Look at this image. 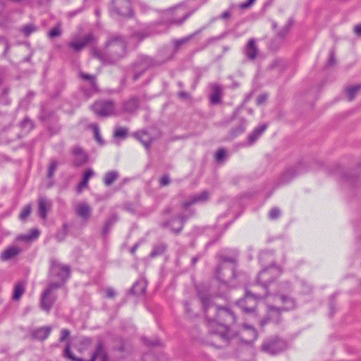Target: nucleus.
<instances>
[{"instance_id":"nucleus-1","label":"nucleus","mask_w":361,"mask_h":361,"mask_svg":"<svg viewBox=\"0 0 361 361\" xmlns=\"http://www.w3.org/2000/svg\"><path fill=\"white\" fill-rule=\"evenodd\" d=\"M199 298L209 321V333L227 344L231 339L228 326L236 322L235 314L227 307L212 304L208 295H200Z\"/></svg>"},{"instance_id":"nucleus-2","label":"nucleus","mask_w":361,"mask_h":361,"mask_svg":"<svg viewBox=\"0 0 361 361\" xmlns=\"http://www.w3.org/2000/svg\"><path fill=\"white\" fill-rule=\"evenodd\" d=\"M259 259L262 264L270 259V266L264 267L258 274L256 284L252 286L253 289L246 288L244 297L238 302V305L243 307L246 311L253 310L255 304L248 307L244 305L246 300L264 299L269 295L268 287L274 281V279L279 276L281 270L274 265V255L270 251L262 252L259 255Z\"/></svg>"},{"instance_id":"nucleus-3","label":"nucleus","mask_w":361,"mask_h":361,"mask_svg":"<svg viewBox=\"0 0 361 361\" xmlns=\"http://www.w3.org/2000/svg\"><path fill=\"white\" fill-rule=\"evenodd\" d=\"M127 53V42L123 36L111 34L108 36L103 49L92 48V56L104 65H113L124 58Z\"/></svg>"},{"instance_id":"nucleus-4","label":"nucleus","mask_w":361,"mask_h":361,"mask_svg":"<svg viewBox=\"0 0 361 361\" xmlns=\"http://www.w3.org/2000/svg\"><path fill=\"white\" fill-rule=\"evenodd\" d=\"M238 256V251L235 249L223 251L217 255L219 264L215 269L214 277L226 287L237 285L234 281L240 275V272L237 271Z\"/></svg>"},{"instance_id":"nucleus-5","label":"nucleus","mask_w":361,"mask_h":361,"mask_svg":"<svg viewBox=\"0 0 361 361\" xmlns=\"http://www.w3.org/2000/svg\"><path fill=\"white\" fill-rule=\"evenodd\" d=\"M159 64V63L149 56L140 55L128 67L126 75L130 74L133 82H135L149 68L157 66Z\"/></svg>"},{"instance_id":"nucleus-6","label":"nucleus","mask_w":361,"mask_h":361,"mask_svg":"<svg viewBox=\"0 0 361 361\" xmlns=\"http://www.w3.org/2000/svg\"><path fill=\"white\" fill-rule=\"evenodd\" d=\"M63 356L68 358L71 361H96L97 358H100L101 361H109V355L107 352L105 343L102 338H98L94 350L92 353L91 357L88 360H85L81 357L75 356L71 350V343L68 341L66 345Z\"/></svg>"},{"instance_id":"nucleus-7","label":"nucleus","mask_w":361,"mask_h":361,"mask_svg":"<svg viewBox=\"0 0 361 361\" xmlns=\"http://www.w3.org/2000/svg\"><path fill=\"white\" fill-rule=\"evenodd\" d=\"M50 266L49 271V283L60 284L62 287L71 276V267L59 263L56 259L51 258L49 260Z\"/></svg>"},{"instance_id":"nucleus-8","label":"nucleus","mask_w":361,"mask_h":361,"mask_svg":"<svg viewBox=\"0 0 361 361\" xmlns=\"http://www.w3.org/2000/svg\"><path fill=\"white\" fill-rule=\"evenodd\" d=\"M181 8L180 5H178L166 9L163 11L161 23L166 24L168 25H182L184 22L188 20L196 11V9L191 10L183 15L180 18H178V12Z\"/></svg>"},{"instance_id":"nucleus-9","label":"nucleus","mask_w":361,"mask_h":361,"mask_svg":"<svg viewBox=\"0 0 361 361\" xmlns=\"http://www.w3.org/2000/svg\"><path fill=\"white\" fill-rule=\"evenodd\" d=\"M286 348V342L276 336L267 338L261 346L262 351L271 355L281 353Z\"/></svg>"},{"instance_id":"nucleus-10","label":"nucleus","mask_w":361,"mask_h":361,"mask_svg":"<svg viewBox=\"0 0 361 361\" xmlns=\"http://www.w3.org/2000/svg\"><path fill=\"white\" fill-rule=\"evenodd\" d=\"M60 284L49 283L47 288L42 293L40 297V306L41 308L49 312L53 305L57 299L56 294L53 293L54 290L59 289Z\"/></svg>"},{"instance_id":"nucleus-11","label":"nucleus","mask_w":361,"mask_h":361,"mask_svg":"<svg viewBox=\"0 0 361 361\" xmlns=\"http://www.w3.org/2000/svg\"><path fill=\"white\" fill-rule=\"evenodd\" d=\"M195 211H190V215L180 214L177 218H172L169 221L160 223V226L163 228H170L171 231L175 234H179L183 228L185 222L192 215Z\"/></svg>"},{"instance_id":"nucleus-12","label":"nucleus","mask_w":361,"mask_h":361,"mask_svg":"<svg viewBox=\"0 0 361 361\" xmlns=\"http://www.w3.org/2000/svg\"><path fill=\"white\" fill-rule=\"evenodd\" d=\"M92 111L99 117H108L114 112V103L110 100L95 102L92 107Z\"/></svg>"},{"instance_id":"nucleus-13","label":"nucleus","mask_w":361,"mask_h":361,"mask_svg":"<svg viewBox=\"0 0 361 361\" xmlns=\"http://www.w3.org/2000/svg\"><path fill=\"white\" fill-rule=\"evenodd\" d=\"M111 13L118 16L129 17L132 16L131 5L129 0H112Z\"/></svg>"},{"instance_id":"nucleus-14","label":"nucleus","mask_w":361,"mask_h":361,"mask_svg":"<svg viewBox=\"0 0 361 361\" xmlns=\"http://www.w3.org/2000/svg\"><path fill=\"white\" fill-rule=\"evenodd\" d=\"M284 312L282 308L276 307L273 305H269L267 307V316L259 321L261 327H264L268 322H272L274 324H280L282 322L281 312Z\"/></svg>"},{"instance_id":"nucleus-15","label":"nucleus","mask_w":361,"mask_h":361,"mask_svg":"<svg viewBox=\"0 0 361 361\" xmlns=\"http://www.w3.org/2000/svg\"><path fill=\"white\" fill-rule=\"evenodd\" d=\"M259 50L257 45V40L250 38L243 49V54L249 61H255L258 56Z\"/></svg>"},{"instance_id":"nucleus-16","label":"nucleus","mask_w":361,"mask_h":361,"mask_svg":"<svg viewBox=\"0 0 361 361\" xmlns=\"http://www.w3.org/2000/svg\"><path fill=\"white\" fill-rule=\"evenodd\" d=\"M75 212L84 222H87L91 217L92 208L87 202H79L75 207Z\"/></svg>"},{"instance_id":"nucleus-17","label":"nucleus","mask_w":361,"mask_h":361,"mask_svg":"<svg viewBox=\"0 0 361 361\" xmlns=\"http://www.w3.org/2000/svg\"><path fill=\"white\" fill-rule=\"evenodd\" d=\"M209 193L207 191H202L199 194L192 195L190 199L183 202L181 207L183 209H187L193 204L206 202L209 200Z\"/></svg>"},{"instance_id":"nucleus-18","label":"nucleus","mask_w":361,"mask_h":361,"mask_svg":"<svg viewBox=\"0 0 361 361\" xmlns=\"http://www.w3.org/2000/svg\"><path fill=\"white\" fill-rule=\"evenodd\" d=\"M72 154L74 157L73 165L75 166H82L88 161L87 154L80 146H74L72 148Z\"/></svg>"},{"instance_id":"nucleus-19","label":"nucleus","mask_w":361,"mask_h":361,"mask_svg":"<svg viewBox=\"0 0 361 361\" xmlns=\"http://www.w3.org/2000/svg\"><path fill=\"white\" fill-rule=\"evenodd\" d=\"M304 171H305L304 166L302 164H299L295 167L288 168L283 173V175L281 176V181L283 183H288L293 178H295L298 175L302 173Z\"/></svg>"},{"instance_id":"nucleus-20","label":"nucleus","mask_w":361,"mask_h":361,"mask_svg":"<svg viewBox=\"0 0 361 361\" xmlns=\"http://www.w3.org/2000/svg\"><path fill=\"white\" fill-rule=\"evenodd\" d=\"M51 331L52 329L51 326H44L32 329L30 331V334L33 339L43 341L49 336Z\"/></svg>"},{"instance_id":"nucleus-21","label":"nucleus","mask_w":361,"mask_h":361,"mask_svg":"<svg viewBox=\"0 0 361 361\" xmlns=\"http://www.w3.org/2000/svg\"><path fill=\"white\" fill-rule=\"evenodd\" d=\"M51 207V202L44 196L38 198L39 216L44 220L47 219V213Z\"/></svg>"},{"instance_id":"nucleus-22","label":"nucleus","mask_w":361,"mask_h":361,"mask_svg":"<svg viewBox=\"0 0 361 361\" xmlns=\"http://www.w3.org/2000/svg\"><path fill=\"white\" fill-rule=\"evenodd\" d=\"M93 39L92 35H86L80 41H72L69 43V47L75 52H79L89 44Z\"/></svg>"},{"instance_id":"nucleus-23","label":"nucleus","mask_w":361,"mask_h":361,"mask_svg":"<svg viewBox=\"0 0 361 361\" xmlns=\"http://www.w3.org/2000/svg\"><path fill=\"white\" fill-rule=\"evenodd\" d=\"M133 135L145 146L147 149H149L154 139L147 131L142 130L140 132H136Z\"/></svg>"},{"instance_id":"nucleus-24","label":"nucleus","mask_w":361,"mask_h":361,"mask_svg":"<svg viewBox=\"0 0 361 361\" xmlns=\"http://www.w3.org/2000/svg\"><path fill=\"white\" fill-rule=\"evenodd\" d=\"M123 111L126 113H134L139 107V101L137 97H133L128 100L124 102L122 105Z\"/></svg>"},{"instance_id":"nucleus-25","label":"nucleus","mask_w":361,"mask_h":361,"mask_svg":"<svg viewBox=\"0 0 361 361\" xmlns=\"http://www.w3.org/2000/svg\"><path fill=\"white\" fill-rule=\"evenodd\" d=\"M118 216L113 214L108 219L106 220L102 227L101 233L103 237H106L110 233L114 225L118 221Z\"/></svg>"},{"instance_id":"nucleus-26","label":"nucleus","mask_w":361,"mask_h":361,"mask_svg":"<svg viewBox=\"0 0 361 361\" xmlns=\"http://www.w3.org/2000/svg\"><path fill=\"white\" fill-rule=\"evenodd\" d=\"M243 336L246 343H251L257 338L258 334L254 327L246 324L245 325V331L243 332Z\"/></svg>"},{"instance_id":"nucleus-27","label":"nucleus","mask_w":361,"mask_h":361,"mask_svg":"<svg viewBox=\"0 0 361 361\" xmlns=\"http://www.w3.org/2000/svg\"><path fill=\"white\" fill-rule=\"evenodd\" d=\"M267 128V124L256 127L247 136L249 145H252Z\"/></svg>"},{"instance_id":"nucleus-28","label":"nucleus","mask_w":361,"mask_h":361,"mask_svg":"<svg viewBox=\"0 0 361 361\" xmlns=\"http://www.w3.org/2000/svg\"><path fill=\"white\" fill-rule=\"evenodd\" d=\"M20 252L21 250L16 246L8 247L1 254V259L4 261L9 260L18 255Z\"/></svg>"},{"instance_id":"nucleus-29","label":"nucleus","mask_w":361,"mask_h":361,"mask_svg":"<svg viewBox=\"0 0 361 361\" xmlns=\"http://www.w3.org/2000/svg\"><path fill=\"white\" fill-rule=\"evenodd\" d=\"M279 296L280 297L282 303L284 305V307H281L282 310L284 311H290L295 307V301L292 297L286 295L283 293L279 294Z\"/></svg>"},{"instance_id":"nucleus-30","label":"nucleus","mask_w":361,"mask_h":361,"mask_svg":"<svg viewBox=\"0 0 361 361\" xmlns=\"http://www.w3.org/2000/svg\"><path fill=\"white\" fill-rule=\"evenodd\" d=\"M147 289V282L144 280L137 281L132 288L129 290L130 294L134 295H143L145 293Z\"/></svg>"},{"instance_id":"nucleus-31","label":"nucleus","mask_w":361,"mask_h":361,"mask_svg":"<svg viewBox=\"0 0 361 361\" xmlns=\"http://www.w3.org/2000/svg\"><path fill=\"white\" fill-rule=\"evenodd\" d=\"M246 128V121L244 119H242L240 122V123L235 126V128H232L231 131L229 132V134L228 135V140H233L238 137L239 135L242 134Z\"/></svg>"},{"instance_id":"nucleus-32","label":"nucleus","mask_w":361,"mask_h":361,"mask_svg":"<svg viewBox=\"0 0 361 361\" xmlns=\"http://www.w3.org/2000/svg\"><path fill=\"white\" fill-rule=\"evenodd\" d=\"M78 76L81 80H87L89 82L91 87L94 90H98V86L97 83V78L94 75H90L82 71L78 73Z\"/></svg>"},{"instance_id":"nucleus-33","label":"nucleus","mask_w":361,"mask_h":361,"mask_svg":"<svg viewBox=\"0 0 361 361\" xmlns=\"http://www.w3.org/2000/svg\"><path fill=\"white\" fill-rule=\"evenodd\" d=\"M94 175V171L92 169H87L85 171L82 180L81 182L78 184L77 187V192L78 193H80L83 188H86L88 185V180L89 179Z\"/></svg>"},{"instance_id":"nucleus-34","label":"nucleus","mask_w":361,"mask_h":361,"mask_svg":"<svg viewBox=\"0 0 361 361\" xmlns=\"http://www.w3.org/2000/svg\"><path fill=\"white\" fill-rule=\"evenodd\" d=\"M221 87L218 84L212 86V92L210 95V102L213 104H216L221 101Z\"/></svg>"},{"instance_id":"nucleus-35","label":"nucleus","mask_w":361,"mask_h":361,"mask_svg":"<svg viewBox=\"0 0 361 361\" xmlns=\"http://www.w3.org/2000/svg\"><path fill=\"white\" fill-rule=\"evenodd\" d=\"M293 25V20L292 19H289L284 27H283L276 34V37L283 39L284 41L286 37L289 32L290 28Z\"/></svg>"},{"instance_id":"nucleus-36","label":"nucleus","mask_w":361,"mask_h":361,"mask_svg":"<svg viewBox=\"0 0 361 361\" xmlns=\"http://www.w3.org/2000/svg\"><path fill=\"white\" fill-rule=\"evenodd\" d=\"M69 226L68 223H63L61 229L59 230L55 235L56 240L61 243L63 241L68 233Z\"/></svg>"},{"instance_id":"nucleus-37","label":"nucleus","mask_w":361,"mask_h":361,"mask_svg":"<svg viewBox=\"0 0 361 361\" xmlns=\"http://www.w3.org/2000/svg\"><path fill=\"white\" fill-rule=\"evenodd\" d=\"M118 178V173L116 171L107 172L104 177V183L106 186L111 185Z\"/></svg>"},{"instance_id":"nucleus-38","label":"nucleus","mask_w":361,"mask_h":361,"mask_svg":"<svg viewBox=\"0 0 361 361\" xmlns=\"http://www.w3.org/2000/svg\"><path fill=\"white\" fill-rule=\"evenodd\" d=\"M166 245L164 243H159L154 245L152 252L149 254L150 257L154 258L162 255L166 250Z\"/></svg>"},{"instance_id":"nucleus-39","label":"nucleus","mask_w":361,"mask_h":361,"mask_svg":"<svg viewBox=\"0 0 361 361\" xmlns=\"http://www.w3.org/2000/svg\"><path fill=\"white\" fill-rule=\"evenodd\" d=\"M284 41L276 36H274L269 44V49L272 51H278L283 45Z\"/></svg>"},{"instance_id":"nucleus-40","label":"nucleus","mask_w":361,"mask_h":361,"mask_svg":"<svg viewBox=\"0 0 361 361\" xmlns=\"http://www.w3.org/2000/svg\"><path fill=\"white\" fill-rule=\"evenodd\" d=\"M25 292V288L21 282H18L16 284L13 290V300H18L20 298L22 295Z\"/></svg>"},{"instance_id":"nucleus-41","label":"nucleus","mask_w":361,"mask_h":361,"mask_svg":"<svg viewBox=\"0 0 361 361\" xmlns=\"http://www.w3.org/2000/svg\"><path fill=\"white\" fill-rule=\"evenodd\" d=\"M360 89V85L348 87L345 90L348 100L353 101Z\"/></svg>"},{"instance_id":"nucleus-42","label":"nucleus","mask_w":361,"mask_h":361,"mask_svg":"<svg viewBox=\"0 0 361 361\" xmlns=\"http://www.w3.org/2000/svg\"><path fill=\"white\" fill-rule=\"evenodd\" d=\"M20 126L26 133H30L35 128V123L28 117H25L21 121Z\"/></svg>"},{"instance_id":"nucleus-43","label":"nucleus","mask_w":361,"mask_h":361,"mask_svg":"<svg viewBox=\"0 0 361 361\" xmlns=\"http://www.w3.org/2000/svg\"><path fill=\"white\" fill-rule=\"evenodd\" d=\"M242 298H240V300H238V301H236L235 304L237 306H238L239 307H240L243 312H245V313H247V314H251V313H254L256 310V307H257V301L259 300V299H255L253 297L252 298V300H246L245 302H244V305L245 306H247L248 307H251L253 305H254V302H255V307L253 308V310L251 311V312H248V311H246L245 310V308H243V307L240 306V305H238V302L241 300Z\"/></svg>"},{"instance_id":"nucleus-44","label":"nucleus","mask_w":361,"mask_h":361,"mask_svg":"<svg viewBox=\"0 0 361 361\" xmlns=\"http://www.w3.org/2000/svg\"><path fill=\"white\" fill-rule=\"evenodd\" d=\"M37 27L35 25H34L32 23H29V24L25 25L21 28V32L24 35V36L28 37L32 33L37 31Z\"/></svg>"},{"instance_id":"nucleus-45","label":"nucleus","mask_w":361,"mask_h":361,"mask_svg":"<svg viewBox=\"0 0 361 361\" xmlns=\"http://www.w3.org/2000/svg\"><path fill=\"white\" fill-rule=\"evenodd\" d=\"M62 34V30L61 24L58 23L56 26L51 28L47 33L48 37L53 39L55 37H60Z\"/></svg>"},{"instance_id":"nucleus-46","label":"nucleus","mask_w":361,"mask_h":361,"mask_svg":"<svg viewBox=\"0 0 361 361\" xmlns=\"http://www.w3.org/2000/svg\"><path fill=\"white\" fill-rule=\"evenodd\" d=\"M128 135V129L126 128L118 127L115 129L114 136L116 138L124 140Z\"/></svg>"},{"instance_id":"nucleus-47","label":"nucleus","mask_w":361,"mask_h":361,"mask_svg":"<svg viewBox=\"0 0 361 361\" xmlns=\"http://www.w3.org/2000/svg\"><path fill=\"white\" fill-rule=\"evenodd\" d=\"M92 129L93 130L94 137V139L96 140V141L101 145H104V141L103 140V139L101 136L100 130H99V128L98 125H97V124L92 125Z\"/></svg>"},{"instance_id":"nucleus-48","label":"nucleus","mask_w":361,"mask_h":361,"mask_svg":"<svg viewBox=\"0 0 361 361\" xmlns=\"http://www.w3.org/2000/svg\"><path fill=\"white\" fill-rule=\"evenodd\" d=\"M226 157V151L224 148H220L216 153L215 160L216 162H222Z\"/></svg>"},{"instance_id":"nucleus-49","label":"nucleus","mask_w":361,"mask_h":361,"mask_svg":"<svg viewBox=\"0 0 361 361\" xmlns=\"http://www.w3.org/2000/svg\"><path fill=\"white\" fill-rule=\"evenodd\" d=\"M57 166L58 162L56 161L53 160L51 161L47 172V177L49 178H51L54 176V174L57 169Z\"/></svg>"},{"instance_id":"nucleus-50","label":"nucleus","mask_w":361,"mask_h":361,"mask_svg":"<svg viewBox=\"0 0 361 361\" xmlns=\"http://www.w3.org/2000/svg\"><path fill=\"white\" fill-rule=\"evenodd\" d=\"M31 206L30 204L25 206L21 211L19 218L20 220L25 219L31 213Z\"/></svg>"},{"instance_id":"nucleus-51","label":"nucleus","mask_w":361,"mask_h":361,"mask_svg":"<svg viewBox=\"0 0 361 361\" xmlns=\"http://www.w3.org/2000/svg\"><path fill=\"white\" fill-rule=\"evenodd\" d=\"M281 215V211L278 207L272 208L269 212V218L271 220L277 219Z\"/></svg>"},{"instance_id":"nucleus-52","label":"nucleus","mask_w":361,"mask_h":361,"mask_svg":"<svg viewBox=\"0 0 361 361\" xmlns=\"http://www.w3.org/2000/svg\"><path fill=\"white\" fill-rule=\"evenodd\" d=\"M144 343L147 346H157L160 345V341L157 338L149 339L145 337L142 338Z\"/></svg>"},{"instance_id":"nucleus-53","label":"nucleus","mask_w":361,"mask_h":361,"mask_svg":"<svg viewBox=\"0 0 361 361\" xmlns=\"http://www.w3.org/2000/svg\"><path fill=\"white\" fill-rule=\"evenodd\" d=\"M222 38H223V35H219V36L212 37L207 39V41L204 42V45L202 46V47L201 48V49H203L207 47L211 44H212L218 40H220Z\"/></svg>"},{"instance_id":"nucleus-54","label":"nucleus","mask_w":361,"mask_h":361,"mask_svg":"<svg viewBox=\"0 0 361 361\" xmlns=\"http://www.w3.org/2000/svg\"><path fill=\"white\" fill-rule=\"evenodd\" d=\"M190 40V37H189L188 36H187L185 37H183L180 39L175 40L174 41L175 49H178L182 44L188 42Z\"/></svg>"},{"instance_id":"nucleus-55","label":"nucleus","mask_w":361,"mask_h":361,"mask_svg":"<svg viewBox=\"0 0 361 361\" xmlns=\"http://www.w3.org/2000/svg\"><path fill=\"white\" fill-rule=\"evenodd\" d=\"M171 183V178L168 174L162 176L159 180V185L161 186H166Z\"/></svg>"},{"instance_id":"nucleus-56","label":"nucleus","mask_w":361,"mask_h":361,"mask_svg":"<svg viewBox=\"0 0 361 361\" xmlns=\"http://www.w3.org/2000/svg\"><path fill=\"white\" fill-rule=\"evenodd\" d=\"M71 332L67 329H63L61 331V336L59 338L60 342L65 341L69 336H70Z\"/></svg>"},{"instance_id":"nucleus-57","label":"nucleus","mask_w":361,"mask_h":361,"mask_svg":"<svg viewBox=\"0 0 361 361\" xmlns=\"http://www.w3.org/2000/svg\"><path fill=\"white\" fill-rule=\"evenodd\" d=\"M336 63L335 52L334 50H331L329 53V58L327 61L326 66L328 67L332 66Z\"/></svg>"},{"instance_id":"nucleus-58","label":"nucleus","mask_w":361,"mask_h":361,"mask_svg":"<svg viewBox=\"0 0 361 361\" xmlns=\"http://www.w3.org/2000/svg\"><path fill=\"white\" fill-rule=\"evenodd\" d=\"M280 289L287 293H289L292 290L291 286L289 282L281 283L280 284Z\"/></svg>"},{"instance_id":"nucleus-59","label":"nucleus","mask_w":361,"mask_h":361,"mask_svg":"<svg viewBox=\"0 0 361 361\" xmlns=\"http://www.w3.org/2000/svg\"><path fill=\"white\" fill-rule=\"evenodd\" d=\"M11 100L8 96L0 95V104L4 106H8L11 104Z\"/></svg>"},{"instance_id":"nucleus-60","label":"nucleus","mask_w":361,"mask_h":361,"mask_svg":"<svg viewBox=\"0 0 361 361\" xmlns=\"http://www.w3.org/2000/svg\"><path fill=\"white\" fill-rule=\"evenodd\" d=\"M28 235L31 238V241L37 238L39 235V231L37 228L32 229L28 233Z\"/></svg>"},{"instance_id":"nucleus-61","label":"nucleus","mask_w":361,"mask_h":361,"mask_svg":"<svg viewBox=\"0 0 361 361\" xmlns=\"http://www.w3.org/2000/svg\"><path fill=\"white\" fill-rule=\"evenodd\" d=\"M267 99V94H262L259 95V97L257 99V105H262L263 104Z\"/></svg>"},{"instance_id":"nucleus-62","label":"nucleus","mask_w":361,"mask_h":361,"mask_svg":"<svg viewBox=\"0 0 361 361\" xmlns=\"http://www.w3.org/2000/svg\"><path fill=\"white\" fill-rule=\"evenodd\" d=\"M178 97L181 99L187 100L190 99V95L185 91H180L178 93Z\"/></svg>"},{"instance_id":"nucleus-63","label":"nucleus","mask_w":361,"mask_h":361,"mask_svg":"<svg viewBox=\"0 0 361 361\" xmlns=\"http://www.w3.org/2000/svg\"><path fill=\"white\" fill-rule=\"evenodd\" d=\"M92 338L90 337H83L81 339V344L85 347H88L92 344Z\"/></svg>"},{"instance_id":"nucleus-64","label":"nucleus","mask_w":361,"mask_h":361,"mask_svg":"<svg viewBox=\"0 0 361 361\" xmlns=\"http://www.w3.org/2000/svg\"><path fill=\"white\" fill-rule=\"evenodd\" d=\"M123 209L129 212L134 213L135 212V207L131 203H126L123 205Z\"/></svg>"}]
</instances>
